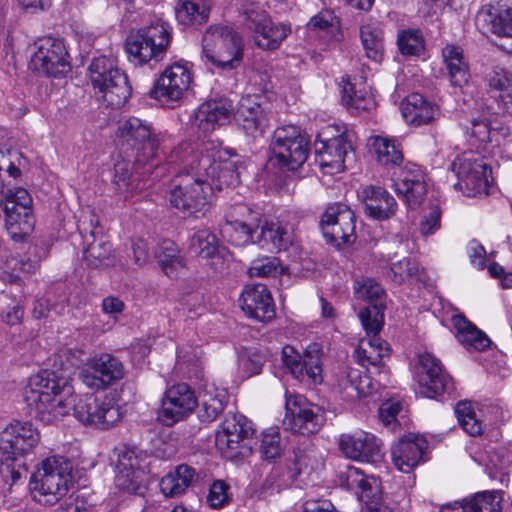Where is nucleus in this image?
Returning <instances> with one entry per match:
<instances>
[{"instance_id":"24","label":"nucleus","mask_w":512,"mask_h":512,"mask_svg":"<svg viewBox=\"0 0 512 512\" xmlns=\"http://www.w3.org/2000/svg\"><path fill=\"white\" fill-rule=\"evenodd\" d=\"M282 358L285 367L296 379L303 380L307 376L314 383L321 382V364L317 354L306 351L301 356L292 346L286 345L282 349Z\"/></svg>"},{"instance_id":"4","label":"nucleus","mask_w":512,"mask_h":512,"mask_svg":"<svg viewBox=\"0 0 512 512\" xmlns=\"http://www.w3.org/2000/svg\"><path fill=\"white\" fill-rule=\"evenodd\" d=\"M88 71L96 95L107 107L118 109L127 102L131 86L126 74L111 59L105 56L94 58Z\"/></svg>"},{"instance_id":"63","label":"nucleus","mask_w":512,"mask_h":512,"mask_svg":"<svg viewBox=\"0 0 512 512\" xmlns=\"http://www.w3.org/2000/svg\"><path fill=\"white\" fill-rule=\"evenodd\" d=\"M3 197L4 201L1 204L15 205L21 210H32V198L24 188L8 189Z\"/></svg>"},{"instance_id":"22","label":"nucleus","mask_w":512,"mask_h":512,"mask_svg":"<svg viewBox=\"0 0 512 512\" xmlns=\"http://www.w3.org/2000/svg\"><path fill=\"white\" fill-rule=\"evenodd\" d=\"M351 149V144L343 134L315 144V153L320 167L325 173L331 175L345 169V157Z\"/></svg>"},{"instance_id":"41","label":"nucleus","mask_w":512,"mask_h":512,"mask_svg":"<svg viewBox=\"0 0 512 512\" xmlns=\"http://www.w3.org/2000/svg\"><path fill=\"white\" fill-rule=\"evenodd\" d=\"M209 9L203 0H179L176 17L184 25H201L208 19Z\"/></svg>"},{"instance_id":"47","label":"nucleus","mask_w":512,"mask_h":512,"mask_svg":"<svg viewBox=\"0 0 512 512\" xmlns=\"http://www.w3.org/2000/svg\"><path fill=\"white\" fill-rule=\"evenodd\" d=\"M387 277L400 285L406 281H419L421 270L415 260L404 258L391 265Z\"/></svg>"},{"instance_id":"19","label":"nucleus","mask_w":512,"mask_h":512,"mask_svg":"<svg viewBox=\"0 0 512 512\" xmlns=\"http://www.w3.org/2000/svg\"><path fill=\"white\" fill-rule=\"evenodd\" d=\"M239 303L246 316L259 322H269L276 315L272 295L264 284L246 285Z\"/></svg>"},{"instance_id":"61","label":"nucleus","mask_w":512,"mask_h":512,"mask_svg":"<svg viewBox=\"0 0 512 512\" xmlns=\"http://www.w3.org/2000/svg\"><path fill=\"white\" fill-rule=\"evenodd\" d=\"M440 226L441 210L436 203H431L419 223V232L422 236L427 237L439 230Z\"/></svg>"},{"instance_id":"1","label":"nucleus","mask_w":512,"mask_h":512,"mask_svg":"<svg viewBox=\"0 0 512 512\" xmlns=\"http://www.w3.org/2000/svg\"><path fill=\"white\" fill-rule=\"evenodd\" d=\"M24 400L30 413L44 424H51L73 410L84 425L107 430L122 420L120 407L109 395H76L71 381L54 371H42L25 388Z\"/></svg>"},{"instance_id":"54","label":"nucleus","mask_w":512,"mask_h":512,"mask_svg":"<svg viewBox=\"0 0 512 512\" xmlns=\"http://www.w3.org/2000/svg\"><path fill=\"white\" fill-rule=\"evenodd\" d=\"M455 414L459 424L469 435L478 436L482 433V424L476 418L475 412L472 410L470 403L458 402L455 407Z\"/></svg>"},{"instance_id":"14","label":"nucleus","mask_w":512,"mask_h":512,"mask_svg":"<svg viewBox=\"0 0 512 512\" xmlns=\"http://www.w3.org/2000/svg\"><path fill=\"white\" fill-rule=\"evenodd\" d=\"M417 380L421 387V394L427 398L434 399L453 390L452 378L444 370L440 360L430 353L419 355Z\"/></svg>"},{"instance_id":"27","label":"nucleus","mask_w":512,"mask_h":512,"mask_svg":"<svg viewBox=\"0 0 512 512\" xmlns=\"http://www.w3.org/2000/svg\"><path fill=\"white\" fill-rule=\"evenodd\" d=\"M297 241V238L293 230L286 224L281 222H268L265 221L259 226L258 233L256 236V243L261 248L270 251H282L287 250L293 246Z\"/></svg>"},{"instance_id":"38","label":"nucleus","mask_w":512,"mask_h":512,"mask_svg":"<svg viewBox=\"0 0 512 512\" xmlns=\"http://www.w3.org/2000/svg\"><path fill=\"white\" fill-rule=\"evenodd\" d=\"M144 36V31L141 27L131 30L126 37L124 43L125 51L129 61L134 65L142 66L152 60L155 61L153 49L151 47L148 48L147 41L141 40V37L143 38Z\"/></svg>"},{"instance_id":"10","label":"nucleus","mask_w":512,"mask_h":512,"mask_svg":"<svg viewBox=\"0 0 512 512\" xmlns=\"http://www.w3.org/2000/svg\"><path fill=\"white\" fill-rule=\"evenodd\" d=\"M245 25L254 33L255 44L265 50L277 49L290 33L284 24L273 23L265 10L251 6L244 11Z\"/></svg>"},{"instance_id":"51","label":"nucleus","mask_w":512,"mask_h":512,"mask_svg":"<svg viewBox=\"0 0 512 512\" xmlns=\"http://www.w3.org/2000/svg\"><path fill=\"white\" fill-rule=\"evenodd\" d=\"M286 268L280 263L277 257L263 256L252 261L248 274L251 277H276L284 274Z\"/></svg>"},{"instance_id":"12","label":"nucleus","mask_w":512,"mask_h":512,"mask_svg":"<svg viewBox=\"0 0 512 512\" xmlns=\"http://www.w3.org/2000/svg\"><path fill=\"white\" fill-rule=\"evenodd\" d=\"M37 45L31 59L33 69L50 77H59L70 70L68 52L62 40L47 37Z\"/></svg>"},{"instance_id":"7","label":"nucleus","mask_w":512,"mask_h":512,"mask_svg":"<svg viewBox=\"0 0 512 512\" xmlns=\"http://www.w3.org/2000/svg\"><path fill=\"white\" fill-rule=\"evenodd\" d=\"M270 150L280 169L297 170L308 157L309 141L299 127H278L273 134Z\"/></svg>"},{"instance_id":"18","label":"nucleus","mask_w":512,"mask_h":512,"mask_svg":"<svg viewBox=\"0 0 512 512\" xmlns=\"http://www.w3.org/2000/svg\"><path fill=\"white\" fill-rule=\"evenodd\" d=\"M339 449L352 460L377 463L382 459L381 442L373 434L357 432L342 434L339 438Z\"/></svg>"},{"instance_id":"48","label":"nucleus","mask_w":512,"mask_h":512,"mask_svg":"<svg viewBox=\"0 0 512 512\" xmlns=\"http://www.w3.org/2000/svg\"><path fill=\"white\" fill-rule=\"evenodd\" d=\"M342 101L350 108L366 111L374 105V100L365 89H357L356 84L347 81L342 90Z\"/></svg>"},{"instance_id":"59","label":"nucleus","mask_w":512,"mask_h":512,"mask_svg":"<svg viewBox=\"0 0 512 512\" xmlns=\"http://www.w3.org/2000/svg\"><path fill=\"white\" fill-rule=\"evenodd\" d=\"M399 50L404 55H419L424 50V39L419 30H405L398 35Z\"/></svg>"},{"instance_id":"20","label":"nucleus","mask_w":512,"mask_h":512,"mask_svg":"<svg viewBox=\"0 0 512 512\" xmlns=\"http://www.w3.org/2000/svg\"><path fill=\"white\" fill-rule=\"evenodd\" d=\"M324 422L321 409L316 405L304 404L288 400L286 403V415L283 419V427L294 433L313 434L317 432Z\"/></svg>"},{"instance_id":"35","label":"nucleus","mask_w":512,"mask_h":512,"mask_svg":"<svg viewBox=\"0 0 512 512\" xmlns=\"http://www.w3.org/2000/svg\"><path fill=\"white\" fill-rule=\"evenodd\" d=\"M142 30L145 36L141 37V40L147 41L148 48L153 49L156 62L162 60L172 39L170 25L158 19L149 25L143 26Z\"/></svg>"},{"instance_id":"15","label":"nucleus","mask_w":512,"mask_h":512,"mask_svg":"<svg viewBox=\"0 0 512 512\" xmlns=\"http://www.w3.org/2000/svg\"><path fill=\"white\" fill-rule=\"evenodd\" d=\"M40 433L30 422L14 421L0 434V450L8 457H24L38 445Z\"/></svg>"},{"instance_id":"49","label":"nucleus","mask_w":512,"mask_h":512,"mask_svg":"<svg viewBox=\"0 0 512 512\" xmlns=\"http://www.w3.org/2000/svg\"><path fill=\"white\" fill-rule=\"evenodd\" d=\"M384 309L383 303L368 304L359 312V318L362 326L368 335L376 336L382 329L384 323Z\"/></svg>"},{"instance_id":"60","label":"nucleus","mask_w":512,"mask_h":512,"mask_svg":"<svg viewBox=\"0 0 512 512\" xmlns=\"http://www.w3.org/2000/svg\"><path fill=\"white\" fill-rule=\"evenodd\" d=\"M357 497L366 507L383 505L379 479L374 476H369L364 486L358 491Z\"/></svg>"},{"instance_id":"3","label":"nucleus","mask_w":512,"mask_h":512,"mask_svg":"<svg viewBox=\"0 0 512 512\" xmlns=\"http://www.w3.org/2000/svg\"><path fill=\"white\" fill-rule=\"evenodd\" d=\"M73 463L64 456L43 459L30 478L33 499L53 505L60 501L73 485Z\"/></svg>"},{"instance_id":"56","label":"nucleus","mask_w":512,"mask_h":512,"mask_svg":"<svg viewBox=\"0 0 512 512\" xmlns=\"http://www.w3.org/2000/svg\"><path fill=\"white\" fill-rule=\"evenodd\" d=\"M191 246L196 248L199 256L204 259L215 255L221 249L217 237L208 230L195 233L191 239Z\"/></svg>"},{"instance_id":"62","label":"nucleus","mask_w":512,"mask_h":512,"mask_svg":"<svg viewBox=\"0 0 512 512\" xmlns=\"http://www.w3.org/2000/svg\"><path fill=\"white\" fill-rule=\"evenodd\" d=\"M369 476L365 475L360 469L349 466L347 470L340 474V484L347 490L354 492L356 495L364 486Z\"/></svg>"},{"instance_id":"29","label":"nucleus","mask_w":512,"mask_h":512,"mask_svg":"<svg viewBox=\"0 0 512 512\" xmlns=\"http://www.w3.org/2000/svg\"><path fill=\"white\" fill-rule=\"evenodd\" d=\"M405 121L413 126L427 125L439 115V109L427 101L421 94L412 93L401 103Z\"/></svg>"},{"instance_id":"26","label":"nucleus","mask_w":512,"mask_h":512,"mask_svg":"<svg viewBox=\"0 0 512 512\" xmlns=\"http://www.w3.org/2000/svg\"><path fill=\"white\" fill-rule=\"evenodd\" d=\"M238 126L253 138L262 135L266 124V116L256 96L247 95L241 98L235 113Z\"/></svg>"},{"instance_id":"44","label":"nucleus","mask_w":512,"mask_h":512,"mask_svg":"<svg viewBox=\"0 0 512 512\" xmlns=\"http://www.w3.org/2000/svg\"><path fill=\"white\" fill-rule=\"evenodd\" d=\"M83 258L88 266L100 268L113 263V251L109 242L102 237L87 244L83 251Z\"/></svg>"},{"instance_id":"45","label":"nucleus","mask_w":512,"mask_h":512,"mask_svg":"<svg viewBox=\"0 0 512 512\" xmlns=\"http://www.w3.org/2000/svg\"><path fill=\"white\" fill-rule=\"evenodd\" d=\"M372 147L382 165H399L403 160L402 150L393 140L381 136L373 137Z\"/></svg>"},{"instance_id":"9","label":"nucleus","mask_w":512,"mask_h":512,"mask_svg":"<svg viewBox=\"0 0 512 512\" xmlns=\"http://www.w3.org/2000/svg\"><path fill=\"white\" fill-rule=\"evenodd\" d=\"M355 222V214L348 205L334 203L322 215L320 227L327 241L340 248L356 240Z\"/></svg>"},{"instance_id":"2","label":"nucleus","mask_w":512,"mask_h":512,"mask_svg":"<svg viewBox=\"0 0 512 512\" xmlns=\"http://www.w3.org/2000/svg\"><path fill=\"white\" fill-rule=\"evenodd\" d=\"M216 148L212 141L203 142L200 150L190 142H182L167 159L170 166H182L172 180L169 201L187 216H203L210 208L212 187L205 177L219 168L214 163Z\"/></svg>"},{"instance_id":"8","label":"nucleus","mask_w":512,"mask_h":512,"mask_svg":"<svg viewBox=\"0 0 512 512\" xmlns=\"http://www.w3.org/2000/svg\"><path fill=\"white\" fill-rule=\"evenodd\" d=\"M451 167L458 177L456 187L465 195L476 197L489 194L493 181L492 169L483 157L472 152L464 153L452 163Z\"/></svg>"},{"instance_id":"32","label":"nucleus","mask_w":512,"mask_h":512,"mask_svg":"<svg viewBox=\"0 0 512 512\" xmlns=\"http://www.w3.org/2000/svg\"><path fill=\"white\" fill-rule=\"evenodd\" d=\"M4 212L5 227L12 239L23 240L34 227L32 210H21L15 205L1 204Z\"/></svg>"},{"instance_id":"40","label":"nucleus","mask_w":512,"mask_h":512,"mask_svg":"<svg viewBox=\"0 0 512 512\" xmlns=\"http://www.w3.org/2000/svg\"><path fill=\"white\" fill-rule=\"evenodd\" d=\"M389 349L384 346L379 338L362 339L355 350L356 357L362 366H378L384 357L388 356Z\"/></svg>"},{"instance_id":"46","label":"nucleus","mask_w":512,"mask_h":512,"mask_svg":"<svg viewBox=\"0 0 512 512\" xmlns=\"http://www.w3.org/2000/svg\"><path fill=\"white\" fill-rule=\"evenodd\" d=\"M156 257L162 270L171 276L178 267L184 266V259L179 254L178 248L171 240H163L156 251Z\"/></svg>"},{"instance_id":"64","label":"nucleus","mask_w":512,"mask_h":512,"mask_svg":"<svg viewBox=\"0 0 512 512\" xmlns=\"http://www.w3.org/2000/svg\"><path fill=\"white\" fill-rule=\"evenodd\" d=\"M486 81L491 89L506 90L512 82V74L502 67H493L486 74Z\"/></svg>"},{"instance_id":"30","label":"nucleus","mask_w":512,"mask_h":512,"mask_svg":"<svg viewBox=\"0 0 512 512\" xmlns=\"http://www.w3.org/2000/svg\"><path fill=\"white\" fill-rule=\"evenodd\" d=\"M233 109L232 103L227 99L205 102L195 115L196 125L203 133L213 131L216 125H223L229 120Z\"/></svg>"},{"instance_id":"31","label":"nucleus","mask_w":512,"mask_h":512,"mask_svg":"<svg viewBox=\"0 0 512 512\" xmlns=\"http://www.w3.org/2000/svg\"><path fill=\"white\" fill-rule=\"evenodd\" d=\"M452 323L457 331L459 342L469 351H483L491 344L488 336L478 329L464 315L453 316Z\"/></svg>"},{"instance_id":"37","label":"nucleus","mask_w":512,"mask_h":512,"mask_svg":"<svg viewBox=\"0 0 512 512\" xmlns=\"http://www.w3.org/2000/svg\"><path fill=\"white\" fill-rule=\"evenodd\" d=\"M442 55L451 83L461 87L469 79V70L464 60L463 50L458 46L447 45L442 50Z\"/></svg>"},{"instance_id":"11","label":"nucleus","mask_w":512,"mask_h":512,"mask_svg":"<svg viewBox=\"0 0 512 512\" xmlns=\"http://www.w3.org/2000/svg\"><path fill=\"white\" fill-rule=\"evenodd\" d=\"M198 406L194 390L186 383H178L168 388L161 400L158 420L165 426L187 418Z\"/></svg>"},{"instance_id":"5","label":"nucleus","mask_w":512,"mask_h":512,"mask_svg":"<svg viewBox=\"0 0 512 512\" xmlns=\"http://www.w3.org/2000/svg\"><path fill=\"white\" fill-rule=\"evenodd\" d=\"M207 60L221 70H233L243 60L242 38L228 26H211L202 38Z\"/></svg>"},{"instance_id":"50","label":"nucleus","mask_w":512,"mask_h":512,"mask_svg":"<svg viewBox=\"0 0 512 512\" xmlns=\"http://www.w3.org/2000/svg\"><path fill=\"white\" fill-rule=\"evenodd\" d=\"M501 492L484 491L475 494L467 500V509L469 512H500L501 511Z\"/></svg>"},{"instance_id":"33","label":"nucleus","mask_w":512,"mask_h":512,"mask_svg":"<svg viewBox=\"0 0 512 512\" xmlns=\"http://www.w3.org/2000/svg\"><path fill=\"white\" fill-rule=\"evenodd\" d=\"M198 479L195 469L186 464L179 465L174 471L165 475L160 483V490L165 497H177Z\"/></svg>"},{"instance_id":"28","label":"nucleus","mask_w":512,"mask_h":512,"mask_svg":"<svg viewBox=\"0 0 512 512\" xmlns=\"http://www.w3.org/2000/svg\"><path fill=\"white\" fill-rule=\"evenodd\" d=\"M394 187L411 209L419 207L427 193L424 175L418 169L402 170L394 182Z\"/></svg>"},{"instance_id":"58","label":"nucleus","mask_w":512,"mask_h":512,"mask_svg":"<svg viewBox=\"0 0 512 512\" xmlns=\"http://www.w3.org/2000/svg\"><path fill=\"white\" fill-rule=\"evenodd\" d=\"M354 290L357 299L368 301L369 304L383 303L382 298L385 295V291L378 282L371 278L357 281Z\"/></svg>"},{"instance_id":"36","label":"nucleus","mask_w":512,"mask_h":512,"mask_svg":"<svg viewBox=\"0 0 512 512\" xmlns=\"http://www.w3.org/2000/svg\"><path fill=\"white\" fill-rule=\"evenodd\" d=\"M487 16L492 33L512 37V0H497L490 3Z\"/></svg>"},{"instance_id":"53","label":"nucleus","mask_w":512,"mask_h":512,"mask_svg":"<svg viewBox=\"0 0 512 512\" xmlns=\"http://www.w3.org/2000/svg\"><path fill=\"white\" fill-rule=\"evenodd\" d=\"M266 361L267 354L260 348H244L239 353L240 365L248 376L259 374Z\"/></svg>"},{"instance_id":"52","label":"nucleus","mask_w":512,"mask_h":512,"mask_svg":"<svg viewBox=\"0 0 512 512\" xmlns=\"http://www.w3.org/2000/svg\"><path fill=\"white\" fill-rule=\"evenodd\" d=\"M1 473L4 481L10 485H15L22 479H26L28 469L24 458L3 455Z\"/></svg>"},{"instance_id":"13","label":"nucleus","mask_w":512,"mask_h":512,"mask_svg":"<svg viewBox=\"0 0 512 512\" xmlns=\"http://www.w3.org/2000/svg\"><path fill=\"white\" fill-rule=\"evenodd\" d=\"M254 432L251 421L244 415L229 412L216 433V447L227 457H233L237 449H249L245 441L252 438Z\"/></svg>"},{"instance_id":"16","label":"nucleus","mask_w":512,"mask_h":512,"mask_svg":"<svg viewBox=\"0 0 512 512\" xmlns=\"http://www.w3.org/2000/svg\"><path fill=\"white\" fill-rule=\"evenodd\" d=\"M191 74L182 64L174 63L166 67L150 91V96L160 102L168 103L181 99L189 88Z\"/></svg>"},{"instance_id":"55","label":"nucleus","mask_w":512,"mask_h":512,"mask_svg":"<svg viewBox=\"0 0 512 512\" xmlns=\"http://www.w3.org/2000/svg\"><path fill=\"white\" fill-rule=\"evenodd\" d=\"M284 447L278 430L271 429L262 435L260 444L261 457L266 461H275L283 453Z\"/></svg>"},{"instance_id":"42","label":"nucleus","mask_w":512,"mask_h":512,"mask_svg":"<svg viewBox=\"0 0 512 512\" xmlns=\"http://www.w3.org/2000/svg\"><path fill=\"white\" fill-rule=\"evenodd\" d=\"M360 38L367 58L380 62L384 55L382 30L374 24L362 25Z\"/></svg>"},{"instance_id":"17","label":"nucleus","mask_w":512,"mask_h":512,"mask_svg":"<svg viewBox=\"0 0 512 512\" xmlns=\"http://www.w3.org/2000/svg\"><path fill=\"white\" fill-rule=\"evenodd\" d=\"M122 363L110 354L94 358L81 373L83 383L92 389H104L122 379Z\"/></svg>"},{"instance_id":"23","label":"nucleus","mask_w":512,"mask_h":512,"mask_svg":"<svg viewBox=\"0 0 512 512\" xmlns=\"http://www.w3.org/2000/svg\"><path fill=\"white\" fill-rule=\"evenodd\" d=\"M365 214L374 220L383 221L396 214L398 205L394 197L383 187L369 185L360 192Z\"/></svg>"},{"instance_id":"43","label":"nucleus","mask_w":512,"mask_h":512,"mask_svg":"<svg viewBox=\"0 0 512 512\" xmlns=\"http://www.w3.org/2000/svg\"><path fill=\"white\" fill-rule=\"evenodd\" d=\"M123 152L126 158L119 160L114 164V182L119 187V189L127 188L132 183V181L144 178L153 170L151 169L145 174H142L141 172H143L144 169L140 167L137 172L134 166L135 154L129 153L127 149H124Z\"/></svg>"},{"instance_id":"21","label":"nucleus","mask_w":512,"mask_h":512,"mask_svg":"<svg viewBox=\"0 0 512 512\" xmlns=\"http://www.w3.org/2000/svg\"><path fill=\"white\" fill-rule=\"evenodd\" d=\"M117 460L116 467V485L128 493H135L139 489L140 477V457L135 448L121 446L115 449Z\"/></svg>"},{"instance_id":"57","label":"nucleus","mask_w":512,"mask_h":512,"mask_svg":"<svg viewBox=\"0 0 512 512\" xmlns=\"http://www.w3.org/2000/svg\"><path fill=\"white\" fill-rule=\"evenodd\" d=\"M470 126H466V134L480 143H488L492 141V136L495 131L491 128L490 120L485 116H474L471 113L469 120Z\"/></svg>"},{"instance_id":"6","label":"nucleus","mask_w":512,"mask_h":512,"mask_svg":"<svg viewBox=\"0 0 512 512\" xmlns=\"http://www.w3.org/2000/svg\"><path fill=\"white\" fill-rule=\"evenodd\" d=\"M119 137L122 139L123 150H131L134 153V166L136 171L142 167V174L151 169H159L154 163V157L158 149V140L152 135L151 128L141 119L130 117L118 128Z\"/></svg>"},{"instance_id":"34","label":"nucleus","mask_w":512,"mask_h":512,"mask_svg":"<svg viewBox=\"0 0 512 512\" xmlns=\"http://www.w3.org/2000/svg\"><path fill=\"white\" fill-rule=\"evenodd\" d=\"M339 387L344 397L350 401L366 397L372 392L369 376L356 368H346L339 379Z\"/></svg>"},{"instance_id":"39","label":"nucleus","mask_w":512,"mask_h":512,"mask_svg":"<svg viewBox=\"0 0 512 512\" xmlns=\"http://www.w3.org/2000/svg\"><path fill=\"white\" fill-rule=\"evenodd\" d=\"M259 225H252L240 220L226 221L221 227L223 237L234 246L256 243Z\"/></svg>"},{"instance_id":"25","label":"nucleus","mask_w":512,"mask_h":512,"mask_svg":"<svg viewBox=\"0 0 512 512\" xmlns=\"http://www.w3.org/2000/svg\"><path fill=\"white\" fill-rule=\"evenodd\" d=\"M427 447V441L423 437L412 434L404 436L392 448L395 466L402 472H410L423 461Z\"/></svg>"}]
</instances>
